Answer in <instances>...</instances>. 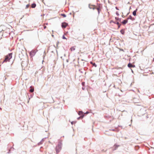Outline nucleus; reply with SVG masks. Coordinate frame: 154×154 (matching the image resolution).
Returning <instances> with one entry per match:
<instances>
[{
	"instance_id": "obj_25",
	"label": "nucleus",
	"mask_w": 154,
	"mask_h": 154,
	"mask_svg": "<svg viewBox=\"0 0 154 154\" xmlns=\"http://www.w3.org/2000/svg\"><path fill=\"white\" fill-rule=\"evenodd\" d=\"M46 28V26H44V29H45Z\"/></svg>"
},
{
	"instance_id": "obj_32",
	"label": "nucleus",
	"mask_w": 154,
	"mask_h": 154,
	"mask_svg": "<svg viewBox=\"0 0 154 154\" xmlns=\"http://www.w3.org/2000/svg\"><path fill=\"white\" fill-rule=\"evenodd\" d=\"M153 61H154V58H153Z\"/></svg>"
},
{
	"instance_id": "obj_29",
	"label": "nucleus",
	"mask_w": 154,
	"mask_h": 154,
	"mask_svg": "<svg viewBox=\"0 0 154 154\" xmlns=\"http://www.w3.org/2000/svg\"><path fill=\"white\" fill-rule=\"evenodd\" d=\"M80 117H79L78 118V119H79Z\"/></svg>"
},
{
	"instance_id": "obj_18",
	"label": "nucleus",
	"mask_w": 154,
	"mask_h": 154,
	"mask_svg": "<svg viewBox=\"0 0 154 154\" xmlns=\"http://www.w3.org/2000/svg\"><path fill=\"white\" fill-rule=\"evenodd\" d=\"M43 141V140L42 139V140L40 142H39V143H38V145H39L42 144V142Z\"/></svg>"
},
{
	"instance_id": "obj_28",
	"label": "nucleus",
	"mask_w": 154,
	"mask_h": 154,
	"mask_svg": "<svg viewBox=\"0 0 154 154\" xmlns=\"http://www.w3.org/2000/svg\"><path fill=\"white\" fill-rule=\"evenodd\" d=\"M89 112H86L85 113L86 114H87Z\"/></svg>"
},
{
	"instance_id": "obj_30",
	"label": "nucleus",
	"mask_w": 154,
	"mask_h": 154,
	"mask_svg": "<svg viewBox=\"0 0 154 154\" xmlns=\"http://www.w3.org/2000/svg\"><path fill=\"white\" fill-rule=\"evenodd\" d=\"M0 110H2V108L1 107H0Z\"/></svg>"
},
{
	"instance_id": "obj_13",
	"label": "nucleus",
	"mask_w": 154,
	"mask_h": 154,
	"mask_svg": "<svg viewBox=\"0 0 154 154\" xmlns=\"http://www.w3.org/2000/svg\"><path fill=\"white\" fill-rule=\"evenodd\" d=\"M90 63L91 64H92L93 66H94L95 67H96L97 66V65L95 63H93L92 62H91Z\"/></svg>"
},
{
	"instance_id": "obj_9",
	"label": "nucleus",
	"mask_w": 154,
	"mask_h": 154,
	"mask_svg": "<svg viewBox=\"0 0 154 154\" xmlns=\"http://www.w3.org/2000/svg\"><path fill=\"white\" fill-rule=\"evenodd\" d=\"M137 10V9L135 10L133 12V14L134 16H135L136 15V12Z\"/></svg>"
},
{
	"instance_id": "obj_19",
	"label": "nucleus",
	"mask_w": 154,
	"mask_h": 154,
	"mask_svg": "<svg viewBox=\"0 0 154 154\" xmlns=\"http://www.w3.org/2000/svg\"><path fill=\"white\" fill-rule=\"evenodd\" d=\"M29 5H27L26 6V8H27L29 7Z\"/></svg>"
},
{
	"instance_id": "obj_3",
	"label": "nucleus",
	"mask_w": 154,
	"mask_h": 154,
	"mask_svg": "<svg viewBox=\"0 0 154 154\" xmlns=\"http://www.w3.org/2000/svg\"><path fill=\"white\" fill-rule=\"evenodd\" d=\"M62 144L60 142H59L56 148V153H58L61 149Z\"/></svg>"
},
{
	"instance_id": "obj_17",
	"label": "nucleus",
	"mask_w": 154,
	"mask_h": 154,
	"mask_svg": "<svg viewBox=\"0 0 154 154\" xmlns=\"http://www.w3.org/2000/svg\"><path fill=\"white\" fill-rule=\"evenodd\" d=\"M61 15L63 16V17H66V15L64 14H61Z\"/></svg>"
},
{
	"instance_id": "obj_10",
	"label": "nucleus",
	"mask_w": 154,
	"mask_h": 154,
	"mask_svg": "<svg viewBox=\"0 0 154 154\" xmlns=\"http://www.w3.org/2000/svg\"><path fill=\"white\" fill-rule=\"evenodd\" d=\"M118 146H119L117 145H115L113 146V150H116Z\"/></svg>"
},
{
	"instance_id": "obj_23",
	"label": "nucleus",
	"mask_w": 154,
	"mask_h": 154,
	"mask_svg": "<svg viewBox=\"0 0 154 154\" xmlns=\"http://www.w3.org/2000/svg\"><path fill=\"white\" fill-rule=\"evenodd\" d=\"M121 24H119V25H118V28H119V27H120V26H121Z\"/></svg>"
},
{
	"instance_id": "obj_31",
	"label": "nucleus",
	"mask_w": 154,
	"mask_h": 154,
	"mask_svg": "<svg viewBox=\"0 0 154 154\" xmlns=\"http://www.w3.org/2000/svg\"><path fill=\"white\" fill-rule=\"evenodd\" d=\"M112 130V131H114V129H113V130Z\"/></svg>"
},
{
	"instance_id": "obj_21",
	"label": "nucleus",
	"mask_w": 154,
	"mask_h": 154,
	"mask_svg": "<svg viewBox=\"0 0 154 154\" xmlns=\"http://www.w3.org/2000/svg\"><path fill=\"white\" fill-rule=\"evenodd\" d=\"M85 83L84 82H82V85H83V86H84V85H85Z\"/></svg>"
},
{
	"instance_id": "obj_22",
	"label": "nucleus",
	"mask_w": 154,
	"mask_h": 154,
	"mask_svg": "<svg viewBox=\"0 0 154 154\" xmlns=\"http://www.w3.org/2000/svg\"><path fill=\"white\" fill-rule=\"evenodd\" d=\"M116 24L118 25L119 24H120L119 23V22H117V23H116Z\"/></svg>"
},
{
	"instance_id": "obj_27",
	"label": "nucleus",
	"mask_w": 154,
	"mask_h": 154,
	"mask_svg": "<svg viewBox=\"0 0 154 154\" xmlns=\"http://www.w3.org/2000/svg\"><path fill=\"white\" fill-rule=\"evenodd\" d=\"M116 8L117 10H119V9L117 8V7H116Z\"/></svg>"
},
{
	"instance_id": "obj_26",
	"label": "nucleus",
	"mask_w": 154,
	"mask_h": 154,
	"mask_svg": "<svg viewBox=\"0 0 154 154\" xmlns=\"http://www.w3.org/2000/svg\"><path fill=\"white\" fill-rule=\"evenodd\" d=\"M120 32H121L122 33V34H124V33H122V30H121Z\"/></svg>"
},
{
	"instance_id": "obj_14",
	"label": "nucleus",
	"mask_w": 154,
	"mask_h": 154,
	"mask_svg": "<svg viewBox=\"0 0 154 154\" xmlns=\"http://www.w3.org/2000/svg\"><path fill=\"white\" fill-rule=\"evenodd\" d=\"M36 5L35 3H33L31 7L32 8H35L36 7Z\"/></svg>"
},
{
	"instance_id": "obj_15",
	"label": "nucleus",
	"mask_w": 154,
	"mask_h": 154,
	"mask_svg": "<svg viewBox=\"0 0 154 154\" xmlns=\"http://www.w3.org/2000/svg\"><path fill=\"white\" fill-rule=\"evenodd\" d=\"M115 19L116 20H118L119 21H120L121 20V19H119L118 17H116Z\"/></svg>"
},
{
	"instance_id": "obj_1",
	"label": "nucleus",
	"mask_w": 154,
	"mask_h": 154,
	"mask_svg": "<svg viewBox=\"0 0 154 154\" xmlns=\"http://www.w3.org/2000/svg\"><path fill=\"white\" fill-rule=\"evenodd\" d=\"M89 8L90 9H92L93 10L96 9L98 11V14H99L100 11H101L102 8V6L100 4H98L96 6L89 4Z\"/></svg>"
},
{
	"instance_id": "obj_16",
	"label": "nucleus",
	"mask_w": 154,
	"mask_h": 154,
	"mask_svg": "<svg viewBox=\"0 0 154 154\" xmlns=\"http://www.w3.org/2000/svg\"><path fill=\"white\" fill-rule=\"evenodd\" d=\"M34 91V88H32L31 89H30L29 90V91L31 92H33Z\"/></svg>"
},
{
	"instance_id": "obj_4",
	"label": "nucleus",
	"mask_w": 154,
	"mask_h": 154,
	"mask_svg": "<svg viewBox=\"0 0 154 154\" xmlns=\"http://www.w3.org/2000/svg\"><path fill=\"white\" fill-rule=\"evenodd\" d=\"M68 25V24L66 23H62V27L63 28H65Z\"/></svg>"
},
{
	"instance_id": "obj_7",
	"label": "nucleus",
	"mask_w": 154,
	"mask_h": 154,
	"mask_svg": "<svg viewBox=\"0 0 154 154\" xmlns=\"http://www.w3.org/2000/svg\"><path fill=\"white\" fill-rule=\"evenodd\" d=\"M128 66L129 68L134 67H135L134 65L130 63L128 64Z\"/></svg>"
},
{
	"instance_id": "obj_24",
	"label": "nucleus",
	"mask_w": 154,
	"mask_h": 154,
	"mask_svg": "<svg viewBox=\"0 0 154 154\" xmlns=\"http://www.w3.org/2000/svg\"><path fill=\"white\" fill-rule=\"evenodd\" d=\"M74 123V122H71V124H72V125Z\"/></svg>"
},
{
	"instance_id": "obj_12",
	"label": "nucleus",
	"mask_w": 154,
	"mask_h": 154,
	"mask_svg": "<svg viewBox=\"0 0 154 154\" xmlns=\"http://www.w3.org/2000/svg\"><path fill=\"white\" fill-rule=\"evenodd\" d=\"M71 51H73L75 50V47H72L70 48Z\"/></svg>"
},
{
	"instance_id": "obj_20",
	"label": "nucleus",
	"mask_w": 154,
	"mask_h": 154,
	"mask_svg": "<svg viewBox=\"0 0 154 154\" xmlns=\"http://www.w3.org/2000/svg\"><path fill=\"white\" fill-rule=\"evenodd\" d=\"M62 38L63 39H66V38L65 37L64 35H63L62 37Z\"/></svg>"
},
{
	"instance_id": "obj_8",
	"label": "nucleus",
	"mask_w": 154,
	"mask_h": 154,
	"mask_svg": "<svg viewBox=\"0 0 154 154\" xmlns=\"http://www.w3.org/2000/svg\"><path fill=\"white\" fill-rule=\"evenodd\" d=\"M128 21L127 20H124L122 22V23L123 24H125L128 22Z\"/></svg>"
},
{
	"instance_id": "obj_2",
	"label": "nucleus",
	"mask_w": 154,
	"mask_h": 154,
	"mask_svg": "<svg viewBox=\"0 0 154 154\" xmlns=\"http://www.w3.org/2000/svg\"><path fill=\"white\" fill-rule=\"evenodd\" d=\"M12 53H10L5 56V59L2 62V63H7L8 62H9L12 57Z\"/></svg>"
},
{
	"instance_id": "obj_11",
	"label": "nucleus",
	"mask_w": 154,
	"mask_h": 154,
	"mask_svg": "<svg viewBox=\"0 0 154 154\" xmlns=\"http://www.w3.org/2000/svg\"><path fill=\"white\" fill-rule=\"evenodd\" d=\"M130 19L132 20H134V18H133L131 16H129L128 18H127V19Z\"/></svg>"
},
{
	"instance_id": "obj_5",
	"label": "nucleus",
	"mask_w": 154,
	"mask_h": 154,
	"mask_svg": "<svg viewBox=\"0 0 154 154\" xmlns=\"http://www.w3.org/2000/svg\"><path fill=\"white\" fill-rule=\"evenodd\" d=\"M29 54L31 56H34L35 54V51H32L30 52Z\"/></svg>"
},
{
	"instance_id": "obj_6",
	"label": "nucleus",
	"mask_w": 154,
	"mask_h": 154,
	"mask_svg": "<svg viewBox=\"0 0 154 154\" xmlns=\"http://www.w3.org/2000/svg\"><path fill=\"white\" fill-rule=\"evenodd\" d=\"M78 114L80 116V117L83 118L84 116V114L82 111H80L79 112Z\"/></svg>"
}]
</instances>
